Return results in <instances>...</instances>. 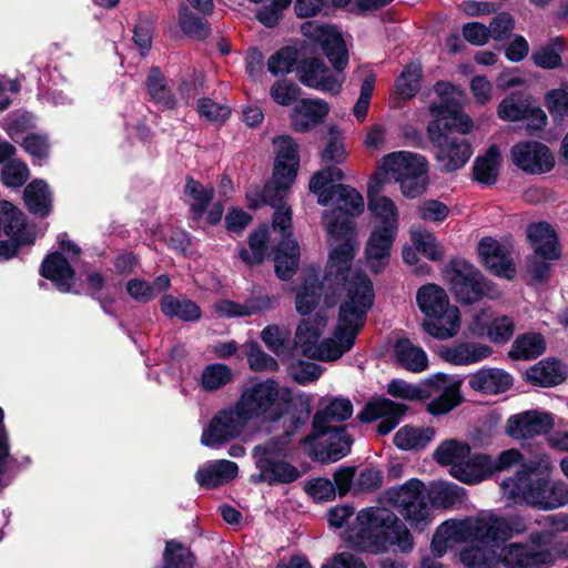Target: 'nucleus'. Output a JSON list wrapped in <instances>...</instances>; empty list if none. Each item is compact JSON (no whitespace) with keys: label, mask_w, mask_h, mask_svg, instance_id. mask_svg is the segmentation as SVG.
Listing matches in <instances>:
<instances>
[{"label":"nucleus","mask_w":568,"mask_h":568,"mask_svg":"<svg viewBox=\"0 0 568 568\" xmlns=\"http://www.w3.org/2000/svg\"><path fill=\"white\" fill-rule=\"evenodd\" d=\"M344 179L343 171L337 166H327L315 172L308 184L310 192L317 195L321 205H333L322 215V225L332 246L327 261L326 286L345 280L344 273L357 251L353 217L364 211V199L354 187L335 184Z\"/></svg>","instance_id":"nucleus-1"},{"label":"nucleus","mask_w":568,"mask_h":568,"mask_svg":"<svg viewBox=\"0 0 568 568\" xmlns=\"http://www.w3.org/2000/svg\"><path fill=\"white\" fill-rule=\"evenodd\" d=\"M374 290L367 276H356L347 286V297L341 302L337 323L331 337L321 341L327 326L323 316L303 320L295 329L294 348L312 359L336 361L354 345L372 307Z\"/></svg>","instance_id":"nucleus-2"},{"label":"nucleus","mask_w":568,"mask_h":568,"mask_svg":"<svg viewBox=\"0 0 568 568\" xmlns=\"http://www.w3.org/2000/svg\"><path fill=\"white\" fill-rule=\"evenodd\" d=\"M526 530V521L519 516L500 517L491 511H481L442 523L434 532L430 550L437 557H443L449 548L464 545L458 558L465 567L495 568L498 554L487 545L505 541Z\"/></svg>","instance_id":"nucleus-3"},{"label":"nucleus","mask_w":568,"mask_h":568,"mask_svg":"<svg viewBox=\"0 0 568 568\" xmlns=\"http://www.w3.org/2000/svg\"><path fill=\"white\" fill-rule=\"evenodd\" d=\"M304 37L321 45L333 67L328 69L320 58H306L298 62L296 74L298 81L307 88L336 95L345 82L344 70L348 64V51L341 31L329 24L307 21L302 24Z\"/></svg>","instance_id":"nucleus-4"},{"label":"nucleus","mask_w":568,"mask_h":568,"mask_svg":"<svg viewBox=\"0 0 568 568\" xmlns=\"http://www.w3.org/2000/svg\"><path fill=\"white\" fill-rule=\"evenodd\" d=\"M555 467L549 455L539 454L523 463L520 468L500 483L503 498L541 510H554L568 504V484L551 480Z\"/></svg>","instance_id":"nucleus-5"},{"label":"nucleus","mask_w":568,"mask_h":568,"mask_svg":"<svg viewBox=\"0 0 568 568\" xmlns=\"http://www.w3.org/2000/svg\"><path fill=\"white\" fill-rule=\"evenodd\" d=\"M344 540L358 551L374 555L386 552L396 546L400 552L414 549V539L408 528L388 508L372 506L361 509Z\"/></svg>","instance_id":"nucleus-6"},{"label":"nucleus","mask_w":568,"mask_h":568,"mask_svg":"<svg viewBox=\"0 0 568 568\" xmlns=\"http://www.w3.org/2000/svg\"><path fill=\"white\" fill-rule=\"evenodd\" d=\"M273 144L275 146L273 174L264 186L261 202L275 209L273 229L286 235V232L292 227V210L286 205L285 200L297 175L300 166L298 148L288 135L274 139Z\"/></svg>","instance_id":"nucleus-7"},{"label":"nucleus","mask_w":568,"mask_h":568,"mask_svg":"<svg viewBox=\"0 0 568 568\" xmlns=\"http://www.w3.org/2000/svg\"><path fill=\"white\" fill-rule=\"evenodd\" d=\"M547 528L529 536L526 542H509L498 551L497 565L506 568H544L551 565L558 552L557 531L568 529V517L549 515L542 520Z\"/></svg>","instance_id":"nucleus-8"},{"label":"nucleus","mask_w":568,"mask_h":568,"mask_svg":"<svg viewBox=\"0 0 568 568\" xmlns=\"http://www.w3.org/2000/svg\"><path fill=\"white\" fill-rule=\"evenodd\" d=\"M387 393L405 400L429 399L426 410L432 416L446 415L463 402L460 384L442 373L428 376L418 385L393 379L387 385Z\"/></svg>","instance_id":"nucleus-9"},{"label":"nucleus","mask_w":568,"mask_h":568,"mask_svg":"<svg viewBox=\"0 0 568 568\" xmlns=\"http://www.w3.org/2000/svg\"><path fill=\"white\" fill-rule=\"evenodd\" d=\"M292 393L274 379H266L245 388L235 402L241 414L250 423H272L281 419L290 409Z\"/></svg>","instance_id":"nucleus-10"},{"label":"nucleus","mask_w":568,"mask_h":568,"mask_svg":"<svg viewBox=\"0 0 568 568\" xmlns=\"http://www.w3.org/2000/svg\"><path fill=\"white\" fill-rule=\"evenodd\" d=\"M416 303L425 315L423 327L427 334L438 339L456 336L460 329L459 308L449 302L446 291L434 283L418 288Z\"/></svg>","instance_id":"nucleus-11"},{"label":"nucleus","mask_w":568,"mask_h":568,"mask_svg":"<svg viewBox=\"0 0 568 568\" xmlns=\"http://www.w3.org/2000/svg\"><path fill=\"white\" fill-rule=\"evenodd\" d=\"M288 443L290 437L285 435L254 447L252 455L258 473L251 476L253 483L290 484L301 477L300 470L284 460Z\"/></svg>","instance_id":"nucleus-12"},{"label":"nucleus","mask_w":568,"mask_h":568,"mask_svg":"<svg viewBox=\"0 0 568 568\" xmlns=\"http://www.w3.org/2000/svg\"><path fill=\"white\" fill-rule=\"evenodd\" d=\"M381 170L399 183L405 197L422 195L428 185L427 161L424 156L408 151H396L383 156Z\"/></svg>","instance_id":"nucleus-13"},{"label":"nucleus","mask_w":568,"mask_h":568,"mask_svg":"<svg viewBox=\"0 0 568 568\" xmlns=\"http://www.w3.org/2000/svg\"><path fill=\"white\" fill-rule=\"evenodd\" d=\"M445 278L456 300L463 304H474L483 297L496 298L498 290L488 282L481 272L463 258L453 260L445 271Z\"/></svg>","instance_id":"nucleus-14"},{"label":"nucleus","mask_w":568,"mask_h":568,"mask_svg":"<svg viewBox=\"0 0 568 568\" xmlns=\"http://www.w3.org/2000/svg\"><path fill=\"white\" fill-rule=\"evenodd\" d=\"M435 92L439 100L433 102L429 106L434 120L432 122L440 123L444 132L450 129L467 134L474 128L473 119L460 111L464 93L449 82H437Z\"/></svg>","instance_id":"nucleus-15"},{"label":"nucleus","mask_w":568,"mask_h":568,"mask_svg":"<svg viewBox=\"0 0 568 568\" xmlns=\"http://www.w3.org/2000/svg\"><path fill=\"white\" fill-rule=\"evenodd\" d=\"M390 501L415 529H425L433 520V510L425 497L422 481L410 479L389 494Z\"/></svg>","instance_id":"nucleus-16"},{"label":"nucleus","mask_w":568,"mask_h":568,"mask_svg":"<svg viewBox=\"0 0 568 568\" xmlns=\"http://www.w3.org/2000/svg\"><path fill=\"white\" fill-rule=\"evenodd\" d=\"M429 140L436 148V161L444 172L462 169L471 156L469 143L462 138L444 132L440 123L430 122L427 126Z\"/></svg>","instance_id":"nucleus-17"},{"label":"nucleus","mask_w":568,"mask_h":568,"mask_svg":"<svg viewBox=\"0 0 568 568\" xmlns=\"http://www.w3.org/2000/svg\"><path fill=\"white\" fill-rule=\"evenodd\" d=\"M80 255V247L69 240H59V251L50 253L41 265V274L61 292H69L74 283L73 264Z\"/></svg>","instance_id":"nucleus-18"},{"label":"nucleus","mask_w":568,"mask_h":568,"mask_svg":"<svg viewBox=\"0 0 568 568\" xmlns=\"http://www.w3.org/2000/svg\"><path fill=\"white\" fill-rule=\"evenodd\" d=\"M325 274H327V268L325 270ZM358 275L366 276L362 272H352L351 265H348V270L344 273L345 280H342L338 284L334 283V287L326 286V275H324L321 286L317 285V276L315 274L308 276L296 295V311L301 315L310 314L318 303L321 291L324 292V298L327 306H332L336 303L335 295L341 297L344 294V297L342 298L343 302L347 297V286L349 282Z\"/></svg>","instance_id":"nucleus-19"},{"label":"nucleus","mask_w":568,"mask_h":568,"mask_svg":"<svg viewBox=\"0 0 568 568\" xmlns=\"http://www.w3.org/2000/svg\"><path fill=\"white\" fill-rule=\"evenodd\" d=\"M352 438L345 428L323 427L304 440L305 450L314 459L327 464L342 459L351 452Z\"/></svg>","instance_id":"nucleus-20"},{"label":"nucleus","mask_w":568,"mask_h":568,"mask_svg":"<svg viewBox=\"0 0 568 568\" xmlns=\"http://www.w3.org/2000/svg\"><path fill=\"white\" fill-rule=\"evenodd\" d=\"M0 261L12 257L20 245L30 244L34 237L26 227L24 216L12 203L0 201Z\"/></svg>","instance_id":"nucleus-21"},{"label":"nucleus","mask_w":568,"mask_h":568,"mask_svg":"<svg viewBox=\"0 0 568 568\" xmlns=\"http://www.w3.org/2000/svg\"><path fill=\"white\" fill-rule=\"evenodd\" d=\"M247 424L248 422L234 403L211 419L202 433L201 444L210 448H219L239 437Z\"/></svg>","instance_id":"nucleus-22"},{"label":"nucleus","mask_w":568,"mask_h":568,"mask_svg":"<svg viewBox=\"0 0 568 568\" xmlns=\"http://www.w3.org/2000/svg\"><path fill=\"white\" fill-rule=\"evenodd\" d=\"M511 163L521 172L530 175L544 174L555 166V155L550 149L538 141H521L510 149Z\"/></svg>","instance_id":"nucleus-23"},{"label":"nucleus","mask_w":568,"mask_h":568,"mask_svg":"<svg viewBox=\"0 0 568 568\" xmlns=\"http://www.w3.org/2000/svg\"><path fill=\"white\" fill-rule=\"evenodd\" d=\"M386 179L381 174H375L368 182L367 197L368 210L378 223L374 229L398 233L399 212L395 202L381 194Z\"/></svg>","instance_id":"nucleus-24"},{"label":"nucleus","mask_w":568,"mask_h":568,"mask_svg":"<svg viewBox=\"0 0 568 568\" xmlns=\"http://www.w3.org/2000/svg\"><path fill=\"white\" fill-rule=\"evenodd\" d=\"M477 251L481 263L490 272L508 280L514 277L515 263L509 243L484 237L478 243Z\"/></svg>","instance_id":"nucleus-25"},{"label":"nucleus","mask_w":568,"mask_h":568,"mask_svg":"<svg viewBox=\"0 0 568 568\" xmlns=\"http://www.w3.org/2000/svg\"><path fill=\"white\" fill-rule=\"evenodd\" d=\"M406 410L407 406L404 404L378 397L368 402L358 417L361 420L368 423L381 419L377 432L381 435H387L398 425Z\"/></svg>","instance_id":"nucleus-26"},{"label":"nucleus","mask_w":568,"mask_h":568,"mask_svg":"<svg viewBox=\"0 0 568 568\" xmlns=\"http://www.w3.org/2000/svg\"><path fill=\"white\" fill-rule=\"evenodd\" d=\"M554 426V418L549 413L528 410L508 418L506 434L514 439L524 440L541 435Z\"/></svg>","instance_id":"nucleus-27"},{"label":"nucleus","mask_w":568,"mask_h":568,"mask_svg":"<svg viewBox=\"0 0 568 568\" xmlns=\"http://www.w3.org/2000/svg\"><path fill=\"white\" fill-rule=\"evenodd\" d=\"M329 106L322 99H301L291 112V125L296 132H307L318 125L328 114Z\"/></svg>","instance_id":"nucleus-28"},{"label":"nucleus","mask_w":568,"mask_h":568,"mask_svg":"<svg viewBox=\"0 0 568 568\" xmlns=\"http://www.w3.org/2000/svg\"><path fill=\"white\" fill-rule=\"evenodd\" d=\"M469 387L484 395H498L509 390L514 384L513 376L497 367H483L469 376Z\"/></svg>","instance_id":"nucleus-29"},{"label":"nucleus","mask_w":568,"mask_h":568,"mask_svg":"<svg viewBox=\"0 0 568 568\" xmlns=\"http://www.w3.org/2000/svg\"><path fill=\"white\" fill-rule=\"evenodd\" d=\"M396 236L394 229L389 232L377 229L372 231L365 246L366 262L372 272L379 273L387 266Z\"/></svg>","instance_id":"nucleus-30"},{"label":"nucleus","mask_w":568,"mask_h":568,"mask_svg":"<svg viewBox=\"0 0 568 568\" xmlns=\"http://www.w3.org/2000/svg\"><path fill=\"white\" fill-rule=\"evenodd\" d=\"M493 354V348L484 343L462 342L440 352L444 361L454 365H473L488 358Z\"/></svg>","instance_id":"nucleus-31"},{"label":"nucleus","mask_w":568,"mask_h":568,"mask_svg":"<svg viewBox=\"0 0 568 568\" xmlns=\"http://www.w3.org/2000/svg\"><path fill=\"white\" fill-rule=\"evenodd\" d=\"M237 471L239 467L234 462L226 459L209 462L196 470L195 480L203 488H214L233 480Z\"/></svg>","instance_id":"nucleus-32"},{"label":"nucleus","mask_w":568,"mask_h":568,"mask_svg":"<svg viewBox=\"0 0 568 568\" xmlns=\"http://www.w3.org/2000/svg\"><path fill=\"white\" fill-rule=\"evenodd\" d=\"M491 458L484 454L469 453L460 466L449 469V474L462 483L471 485L485 480L491 475Z\"/></svg>","instance_id":"nucleus-33"},{"label":"nucleus","mask_w":568,"mask_h":568,"mask_svg":"<svg viewBox=\"0 0 568 568\" xmlns=\"http://www.w3.org/2000/svg\"><path fill=\"white\" fill-rule=\"evenodd\" d=\"M529 242L538 255L546 260H557L560 256L557 234L547 223L531 224L527 229Z\"/></svg>","instance_id":"nucleus-34"},{"label":"nucleus","mask_w":568,"mask_h":568,"mask_svg":"<svg viewBox=\"0 0 568 568\" xmlns=\"http://www.w3.org/2000/svg\"><path fill=\"white\" fill-rule=\"evenodd\" d=\"M567 376V365L554 358L541 361L526 372L530 383L542 387L559 385L566 381Z\"/></svg>","instance_id":"nucleus-35"},{"label":"nucleus","mask_w":568,"mask_h":568,"mask_svg":"<svg viewBox=\"0 0 568 568\" xmlns=\"http://www.w3.org/2000/svg\"><path fill=\"white\" fill-rule=\"evenodd\" d=\"M353 415V404L348 398L332 397L322 400L321 408L313 418V429L315 432L323 430L328 427V422H343Z\"/></svg>","instance_id":"nucleus-36"},{"label":"nucleus","mask_w":568,"mask_h":568,"mask_svg":"<svg viewBox=\"0 0 568 568\" xmlns=\"http://www.w3.org/2000/svg\"><path fill=\"white\" fill-rule=\"evenodd\" d=\"M274 304L275 300L268 295L251 298L243 304L221 300L214 304V311L225 317L251 316L271 310Z\"/></svg>","instance_id":"nucleus-37"},{"label":"nucleus","mask_w":568,"mask_h":568,"mask_svg":"<svg viewBox=\"0 0 568 568\" xmlns=\"http://www.w3.org/2000/svg\"><path fill=\"white\" fill-rule=\"evenodd\" d=\"M275 272L282 280H288L295 273L300 263V246L290 235L278 244L275 256Z\"/></svg>","instance_id":"nucleus-38"},{"label":"nucleus","mask_w":568,"mask_h":568,"mask_svg":"<svg viewBox=\"0 0 568 568\" xmlns=\"http://www.w3.org/2000/svg\"><path fill=\"white\" fill-rule=\"evenodd\" d=\"M435 434L433 427L405 425L396 432L394 443L402 450H419L435 438Z\"/></svg>","instance_id":"nucleus-39"},{"label":"nucleus","mask_w":568,"mask_h":568,"mask_svg":"<svg viewBox=\"0 0 568 568\" xmlns=\"http://www.w3.org/2000/svg\"><path fill=\"white\" fill-rule=\"evenodd\" d=\"M501 164V155L498 146L490 145L485 154L479 155L473 166L474 178L485 185L496 183Z\"/></svg>","instance_id":"nucleus-40"},{"label":"nucleus","mask_w":568,"mask_h":568,"mask_svg":"<svg viewBox=\"0 0 568 568\" xmlns=\"http://www.w3.org/2000/svg\"><path fill=\"white\" fill-rule=\"evenodd\" d=\"M567 42L562 37H554L531 53V61L538 68L555 70L562 65V53Z\"/></svg>","instance_id":"nucleus-41"},{"label":"nucleus","mask_w":568,"mask_h":568,"mask_svg":"<svg viewBox=\"0 0 568 568\" xmlns=\"http://www.w3.org/2000/svg\"><path fill=\"white\" fill-rule=\"evenodd\" d=\"M23 196L31 213L43 217L51 211L52 195L43 180H34L28 184Z\"/></svg>","instance_id":"nucleus-42"},{"label":"nucleus","mask_w":568,"mask_h":568,"mask_svg":"<svg viewBox=\"0 0 568 568\" xmlns=\"http://www.w3.org/2000/svg\"><path fill=\"white\" fill-rule=\"evenodd\" d=\"M546 351V339L540 333L530 332L519 335L511 345L509 356L514 359H532Z\"/></svg>","instance_id":"nucleus-43"},{"label":"nucleus","mask_w":568,"mask_h":568,"mask_svg":"<svg viewBox=\"0 0 568 568\" xmlns=\"http://www.w3.org/2000/svg\"><path fill=\"white\" fill-rule=\"evenodd\" d=\"M469 453L470 446L467 443L452 438L443 440L434 450L433 457L439 465L455 468L460 466Z\"/></svg>","instance_id":"nucleus-44"},{"label":"nucleus","mask_w":568,"mask_h":568,"mask_svg":"<svg viewBox=\"0 0 568 568\" xmlns=\"http://www.w3.org/2000/svg\"><path fill=\"white\" fill-rule=\"evenodd\" d=\"M161 311L166 317H178L184 322L197 321L202 316L200 306L191 300L165 295L161 300Z\"/></svg>","instance_id":"nucleus-45"},{"label":"nucleus","mask_w":568,"mask_h":568,"mask_svg":"<svg viewBox=\"0 0 568 568\" xmlns=\"http://www.w3.org/2000/svg\"><path fill=\"white\" fill-rule=\"evenodd\" d=\"M397 361L407 371L419 373L426 369L428 359L423 348L417 347L408 339H399L395 345Z\"/></svg>","instance_id":"nucleus-46"},{"label":"nucleus","mask_w":568,"mask_h":568,"mask_svg":"<svg viewBox=\"0 0 568 568\" xmlns=\"http://www.w3.org/2000/svg\"><path fill=\"white\" fill-rule=\"evenodd\" d=\"M267 241L268 227L266 225H262L251 233L248 237V246L240 250L239 254L241 260L246 265L261 264L267 253Z\"/></svg>","instance_id":"nucleus-47"},{"label":"nucleus","mask_w":568,"mask_h":568,"mask_svg":"<svg viewBox=\"0 0 568 568\" xmlns=\"http://www.w3.org/2000/svg\"><path fill=\"white\" fill-rule=\"evenodd\" d=\"M185 201L195 217H201L213 199L214 189L189 178L184 187Z\"/></svg>","instance_id":"nucleus-48"},{"label":"nucleus","mask_w":568,"mask_h":568,"mask_svg":"<svg viewBox=\"0 0 568 568\" xmlns=\"http://www.w3.org/2000/svg\"><path fill=\"white\" fill-rule=\"evenodd\" d=\"M409 234L413 246L417 252L430 261H439L443 258V247L432 232L422 226H416L410 229Z\"/></svg>","instance_id":"nucleus-49"},{"label":"nucleus","mask_w":568,"mask_h":568,"mask_svg":"<svg viewBox=\"0 0 568 568\" xmlns=\"http://www.w3.org/2000/svg\"><path fill=\"white\" fill-rule=\"evenodd\" d=\"M465 489L456 484L447 481L434 483L430 487L429 498L433 506L452 508L463 501Z\"/></svg>","instance_id":"nucleus-50"},{"label":"nucleus","mask_w":568,"mask_h":568,"mask_svg":"<svg viewBox=\"0 0 568 568\" xmlns=\"http://www.w3.org/2000/svg\"><path fill=\"white\" fill-rule=\"evenodd\" d=\"M146 90L151 99L161 106L165 109H173L175 106V98L159 69H151L146 79Z\"/></svg>","instance_id":"nucleus-51"},{"label":"nucleus","mask_w":568,"mask_h":568,"mask_svg":"<svg viewBox=\"0 0 568 568\" xmlns=\"http://www.w3.org/2000/svg\"><path fill=\"white\" fill-rule=\"evenodd\" d=\"M422 68L419 63L412 62L405 67L396 80V92L403 99L413 98L419 89Z\"/></svg>","instance_id":"nucleus-52"},{"label":"nucleus","mask_w":568,"mask_h":568,"mask_svg":"<svg viewBox=\"0 0 568 568\" xmlns=\"http://www.w3.org/2000/svg\"><path fill=\"white\" fill-rule=\"evenodd\" d=\"M232 371L224 364L215 363L206 366L201 376V385L205 390L220 389L232 381Z\"/></svg>","instance_id":"nucleus-53"},{"label":"nucleus","mask_w":568,"mask_h":568,"mask_svg":"<svg viewBox=\"0 0 568 568\" xmlns=\"http://www.w3.org/2000/svg\"><path fill=\"white\" fill-rule=\"evenodd\" d=\"M545 106L554 121L561 122L568 115V89L556 88L545 94Z\"/></svg>","instance_id":"nucleus-54"},{"label":"nucleus","mask_w":568,"mask_h":568,"mask_svg":"<svg viewBox=\"0 0 568 568\" xmlns=\"http://www.w3.org/2000/svg\"><path fill=\"white\" fill-rule=\"evenodd\" d=\"M192 566L193 556L187 548L173 540L166 542L162 568H191Z\"/></svg>","instance_id":"nucleus-55"},{"label":"nucleus","mask_w":568,"mask_h":568,"mask_svg":"<svg viewBox=\"0 0 568 568\" xmlns=\"http://www.w3.org/2000/svg\"><path fill=\"white\" fill-rule=\"evenodd\" d=\"M300 94V87L286 79L275 81L270 89L271 98L275 103L282 106L291 105L294 102L296 103L298 101Z\"/></svg>","instance_id":"nucleus-56"},{"label":"nucleus","mask_w":568,"mask_h":568,"mask_svg":"<svg viewBox=\"0 0 568 568\" xmlns=\"http://www.w3.org/2000/svg\"><path fill=\"white\" fill-rule=\"evenodd\" d=\"M296 61L297 50L292 47H285L270 57L267 69L274 75L288 73Z\"/></svg>","instance_id":"nucleus-57"},{"label":"nucleus","mask_w":568,"mask_h":568,"mask_svg":"<svg viewBox=\"0 0 568 568\" xmlns=\"http://www.w3.org/2000/svg\"><path fill=\"white\" fill-rule=\"evenodd\" d=\"M29 178V169L19 160H10L1 172V181L8 187H19Z\"/></svg>","instance_id":"nucleus-58"},{"label":"nucleus","mask_w":568,"mask_h":568,"mask_svg":"<svg viewBox=\"0 0 568 568\" xmlns=\"http://www.w3.org/2000/svg\"><path fill=\"white\" fill-rule=\"evenodd\" d=\"M515 333L514 321L506 315L491 320L486 336L496 344L508 342Z\"/></svg>","instance_id":"nucleus-59"},{"label":"nucleus","mask_w":568,"mask_h":568,"mask_svg":"<svg viewBox=\"0 0 568 568\" xmlns=\"http://www.w3.org/2000/svg\"><path fill=\"white\" fill-rule=\"evenodd\" d=\"M179 21L183 32L190 37L203 39L209 36V27L186 8L179 12Z\"/></svg>","instance_id":"nucleus-60"},{"label":"nucleus","mask_w":568,"mask_h":568,"mask_svg":"<svg viewBox=\"0 0 568 568\" xmlns=\"http://www.w3.org/2000/svg\"><path fill=\"white\" fill-rule=\"evenodd\" d=\"M449 207L437 200H426L418 206L417 214L420 220L429 223H440L449 215Z\"/></svg>","instance_id":"nucleus-61"},{"label":"nucleus","mask_w":568,"mask_h":568,"mask_svg":"<svg viewBox=\"0 0 568 568\" xmlns=\"http://www.w3.org/2000/svg\"><path fill=\"white\" fill-rule=\"evenodd\" d=\"M346 151L342 136L335 131L331 130L329 139L321 153L324 162L341 164L346 160Z\"/></svg>","instance_id":"nucleus-62"},{"label":"nucleus","mask_w":568,"mask_h":568,"mask_svg":"<svg viewBox=\"0 0 568 568\" xmlns=\"http://www.w3.org/2000/svg\"><path fill=\"white\" fill-rule=\"evenodd\" d=\"M261 338L268 349L278 355L285 349L288 333L277 325H267L261 332Z\"/></svg>","instance_id":"nucleus-63"},{"label":"nucleus","mask_w":568,"mask_h":568,"mask_svg":"<svg viewBox=\"0 0 568 568\" xmlns=\"http://www.w3.org/2000/svg\"><path fill=\"white\" fill-rule=\"evenodd\" d=\"M290 373L295 382L305 385L318 379L323 373V369L315 363L298 362L291 366Z\"/></svg>","instance_id":"nucleus-64"}]
</instances>
